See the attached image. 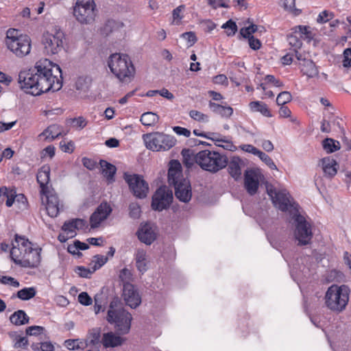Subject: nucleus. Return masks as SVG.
Instances as JSON below:
<instances>
[{
	"instance_id": "f03ea898",
	"label": "nucleus",
	"mask_w": 351,
	"mask_h": 351,
	"mask_svg": "<svg viewBox=\"0 0 351 351\" xmlns=\"http://www.w3.org/2000/svg\"><path fill=\"white\" fill-rule=\"evenodd\" d=\"M12 245L10 257L16 265L31 269L38 267L41 261V248L34 247L28 239L18 235H16Z\"/></svg>"
},
{
	"instance_id": "f704fd0d",
	"label": "nucleus",
	"mask_w": 351,
	"mask_h": 351,
	"mask_svg": "<svg viewBox=\"0 0 351 351\" xmlns=\"http://www.w3.org/2000/svg\"><path fill=\"white\" fill-rule=\"evenodd\" d=\"M140 121L145 126H152L158 122L159 116L152 112H147L141 115Z\"/></svg>"
},
{
	"instance_id": "5701e85b",
	"label": "nucleus",
	"mask_w": 351,
	"mask_h": 351,
	"mask_svg": "<svg viewBox=\"0 0 351 351\" xmlns=\"http://www.w3.org/2000/svg\"><path fill=\"white\" fill-rule=\"evenodd\" d=\"M36 179L40 184L42 194H46L49 191L47 184L50 180V167L47 165L43 166L38 171Z\"/></svg>"
},
{
	"instance_id": "ea45409f",
	"label": "nucleus",
	"mask_w": 351,
	"mask_h": 351,
	"mask_svg": "<svg viewBox=\"0 0 351 351\" xmlns=\"http://www.w3.org/2000/svg\"><path fill=\"white\" fill-rule=\"evenodd\" d=\"M221 28L226 29V34L228 36H234L237 31L236 23L231 19L223 23Z\"/></svg>"
},
{
	"instance_id": "603ef678",
	"label": "nucleus",
	"mask_w": 351,
	"mask_h": 351,
	"mask_svg": "<svg viewBox=\"0 0 351 351\" xmlns=\"http://www.w3.org/2000/svg\"><path fill=\"white\" fill-rule=\"evenodd\" d=\"M119 278L123 285L130 283L132 278L131 271L127 268H123L120 271Z\"/></svg>"
},
{
	"instance_id": "4d7b16f0",
	"label": "nucleus",
	"mask_w": 351,
	"mask_h": 351,
	"mask_svg": "<svg viewBox=\"0 0 351 351\" xmlns=\"http://www.w3.org/2000/svg\"><path fill=\"white\" fill-rule=\"evenodd\" d=\"M343 66L346 68L351 66V49H346L343 51Z\"/></svg>"
},
{
	"instance_id": "393cba45",
	"label": "nucleus",
	"mask_w": 351,
	"mask_h": 351,
	"mask_svg": "<svg viewBox=\"0 0 351 351\" xmlns=\"http://www.w3.org/2000/svg\"><path fill=\"white\" fill-rule=\"evenodd\" d=\"M321 162L326 177L332 178L337 174L339 165L335 159L326 157L322 158Z\"/></svg>"
},
{
	"instance_id": "4c0bfd02",
	"label": "nucleus",
	"mask_w": 351,
	"mask_h": 351,
	"mask_svg": "<svg viewBox=\"0 0 351 351\" xmlns=\"http://www.w3.org/2000/svg\"><path fill=\"white\" fill-rule=\"evenodd\" d=\"M292 31L294 34H296L301 39L302 38H310L311 32L308 30V27L304 25H298L293 27Z\"/></svg>"
},
{
	"instance_id": "9d476101",
	"label": "nucleus",
	"mask_w": 351,
	"mask_h": 351,
	"mask_svg": "<svg viewBox=\"0 0 351 351\" xmlns=\"http://www.w3.org/2000/svg\"><path fill=\"white\" fill-rule=\"evenodd\" d=\"M292 219L294 220L295 226L294 234L298 241V245H306L308 244L313 238L311 223L306 221L303 215L299 213V210L293 214Z\"/></svg>"
},
{
	"instance_id": "473e14b6",
	"label": "nucleus",
	"mask_w": 351,
	"mask_h": 351,
	"mask_svg": "<svg viewBox=\"0 0 351 351\" xmlns=\"http://www.w3.org/2000/svg\"><path fill=\"white\" fill-rule=\"evenodd\" d=\"M11 323L16 326L24 325L29 322V317L23 310H18L10 317Z\"/></svg>"
},
{
	"instance_id": "7c9ffc66",
	"label": "nucleus",
	"mask_w": 351,
	"mask_h": 351,
	"mask_svg": "<svg viewBox=\"0 0 351 351\" xmlns=\"http://www.w3.org/2000/svg\"><path fill=\"white\" fill-rule=\"evenodd\" d=\"M135 260L138 270L141 273L146 271L147 269V261L145 251L143 250H138L135 255Z\"/></svg>"
},
{
	"instance_id": "7ed1b4c3",
	"label": "nucleus",
	"mask_w": 351,
	"mask_h": 351,
	"mask_svg": "<svg viewBox=\"0 0 351 351\" xmlns=\"http://www.w3.org/2000/svg\"><path fill=\"white\" fill-rule=\"evenodd\" d=\"M350 292V289L346 285H331L324 296L326 306L333 312H342L348 303Z\"/></svg>"
},
{
	"instance_id": "f3484780",
	"label": "nucleus",
	"mask_w": 351,
	"mask_h": 351,
	"mask_svg": "<svg viewBox=\"0 0 351 351\" xmlns=\"http://www.w3.org/2000/svg\"><path fill=\"white\" fill-rule=\"evenodd\" d=\"M176 197L181 202H189L192 197L191 186L187 179L182 180L180 182L173 186Z\"/></svg>"
},
{
	"instance_id": "052dcab7",
	"label": "nucleus",
	"mask_w": 351,
	"mask_h": 351,
	"mask_svg": "<svg viewBox=\"0 0 351 351\" xmlns=\"http://www.w3.org/2000/svg\"><path fill=\"white\" fill-rule=\"evenodd\" d=\"M206 138L213 141L215 145H216L217 143H220L223 137L219 133L208 132L206 134Z\"/></svg>"
},
{
	"instance_id": "79ce46f5",
	"label": "nucleus",
	"mask_w": 351,
	"mask_h": 351,
	"mask_svg": "<svg viewBox=\"0 0 351 351\" xmlns=\"http://www.w3.org/2000/svg\"><path fill=\"white\" fill-rule=\"evenodd\" d=\"M62 230L69 234L70 237H73L75 235V228L73 219L65 221L62 227Z\"/></svg>"
},
{
	"instance_id": "bb28decb",
	"label": "nucleus",
	"mask_w": 351,
	"mask_h": 351,
	"mask_svg": "<svg viewBox=\"0 0 351 351\" xmlns=\"http://www.w3.org/2000/svg\"><path fill=\"white\" fill-rule=\"evenodd\" d=\"M287 40L291 47V50L295 53V58L298 60H300L302 59V54L298 52V49H300L302 45L301 38L292 32V33L287 35Z\"/></svg>"
},
{
	"instance_id": "de8ad7c7",
	"label": "nucleus",
	"mask_w": 351,
	"mask_h": 351,
	"mask_svg": "<svg viewBox=\"0 0 351 351\" xmlns=\"http://www.w3.org/2000/svg\"><path fill=\"white\" fill-rule=\"evenodd\" d=\"M130 216L133 219H138L141 215V208L137 203H131L129 206Z\"/></svg>"
},
{
	"instance_id": "4be33fe9",
	"label": "nucleus",
	"mask_w": 351,
	"mask_h": 351,
	"mask_svg": "<svg viewBox=\"0 0 351 351\" xmlns=\"http://www.w3.org/2000/svg\"><path fill=\"white\" fill-rule=\"evenodd\" d=\"M138 239L147 244H152L156 238V234L149 223L142 225L137 232Z\"/></svg>"
},
{
	"instance_id": "aec40b11",
	"label": "nucleus",
	"mask_w": 351,
	"mask_h": 351,
	"mask_svg": "<svg viewBox=\"0 0 351 351\" xmlns=\"http://www.w3.org/2000/svg\"><path fill=\"white\" fill-rule=\"evenodd\" d=\"M46 197V210L51 217H56L60 212V202L56 194L47 191L43 194Z\"/></svg>"
},
{
	"instance_id": "c85d7f7f",
	"label": "nucleus",
	"mask_w": 351,
	"mask_h": 351,
	"mask_svg": "<svg viewBox=\"0 0 351 351\" xmlns=\"http://www.w3.org/2000/svg\"><path fill=\"white\" fill-rule=\"evenodd\" d=\"M99 165L102 169L103 176L106 178L108 182H113L117 171L116 167L104 160H100Z\"/></svg>"
},
{
	"instance_id": "c03bdc74",
	"label": "nucleus",
	"mask_w": 351,
	"mask_h": 351,
	"mask_svg": "<svg viewBox=\"0 0 351 351\" xmlns=\"http://www.w3.org/2000/svg\"><path fill=\"white\" fill-rule=\"evenodd\" d=\"M215 145L230 152H234L237 149L231 141H228L225 138L221 139L220 143H217Z\"/></svg>"
},
{
	"instance_id": "1a4fd4ad",
	"label": "nucleus",
	"mask_w": 351,
	"mask_h": 351,
	"mask_svg": "<svg viewBox=\"0 0 351 351\" xmlns=\"http://www.w3.org/2000/svg\"><path fill=\"white\" fill-rule=\"evenodd\" d=\"M97 10L94 0H77L73 15L81 24H91L95 21Z\"/></svg>"
},
{
	"instance_id": "f8f14e48",
	"label": "nucleus",
	"mask_w": 351,
	"mask_h": 351,
	"mask_svg": "<svg viewBox=\"0 0 351 351\" xmlns=\"http://www.w3.org/2000/svg\"><path fill=\"white\" fill-rule=\"evenodd\" d=\"M64 34L62 31L56 29L54 33L47 32L43 36L45 51L48 55L58 53L63 47Z\"/></svg>"
},
{
	"instance_id": "a878e982",
	"label": "nucleus",
	"mask_w": 351,
	"mask_h": 351,
	"mask_svg": "<svg viewBox=\"0 0 351 351\" xmlns=\"http://www.w3.org/2000/svg\"><path fill=\"white\" fill-rule=\"evenodd\" d=\"M301 66V72L306 75L308 78L317 77L319 74V71L314 62L309 59L302 58L300 60Z\"/></svg>"
},
{
	"instance_id": "338daca9",
	"label": "nucleus",
	"mask_w": 351,
	"mask_h": 351,
	"mask_svg": "<svg viewBox=\"0 0 351 351\" xmlns=\"http://www.w3.org/2000/svg\"><path fill=\"white\" fill-rule=\"evenodd\" d=\"M73 222L75 224V230H82L86 228L87 226L86 221L82 219H73Z\"/></svg>"
},
{
	"instance_id": "6e6d98bb",
	"label": "nucleus",
	"mask_w": 351,
	"mask_h": 351,
	"mask_svg": "<svg viewBox=\"0 0 351 351\" xmlns=\"http://www.w3.org/2000/svg\"><path fill=\"white\" fill-rule=\"evenodd\" d=\"M75 271L82 278H90L93 271H90L89 269H86L83 266H78L75 269Z\"/></svg>"
},
{
	"instance_id": "8fccbe9b",
	"label": "nucleus",
	"mask_w": 351,
	"mask_h": 351,
	"mask_svg": "<svg viewBox=\"0 0 351 351\" xmlns=\"http://www.w3.org/2000/svg\"><path fill=\"white\" fill-rule=\"evenodd\" d=\"M257 31V25L252 24L248 27L242 28L240 31L241 34L244 38H249L252 36V34Z\"/></svg>"
},
{
	"instance_id": "5fc2aeb1",
	"label": "nucleus",
	"mask_w": 351,
	"mask_h": 351,
	"mask_svg": "<svg viewBox=\"0 0 351 351\" xmlns=\"http://www.w3.org/2000/svg\"><path fill=\"white\" fill-rule=\"evenodd\" d=\"M332 14L327 10H324L319 13L317 16V21L319 23H324L332 19Z\"/></svg>"
},
{
	"instance_id": "c756f323",
	"label": "nucleus",
	"mask_w": 351,
	"mask_h": 351,
	"mask_svg": "<svg viewBox=\"0 0 351 351\" xmlns=\"http://www.w3.org/2000/svg\"><path fill=\"white\" fill-rule=\"evenodd\" d=\"M101 328H93L90 329L88 332V343L87 345L97 348H99L101 343Z\"/></svg>"
},
{
	"instance_id": "c9c22d12",
	"label": "nucleus",
	"mask_w": 351,
	"mask_h": 351,
	"mask_svg": "<svg viewBox=\"0 0 351 351\" xmlns=\"http://www.w3.org/2000/svg\"><path fill=\"white\" fill-rule=\"evenodd\" d=\"M36 293V291L34 287H25L19 290L16 293V296L22 300H29L33 298Z\"/></svg>"
},
{
	"instance_id": "a211bd4d",
	"label": "nucleus",
	"mask_w": 351,
	"mask_h": 351,
	"mask_svg": "<svg viewBox=\"0 0 351 351\" xmlns=\"http://www.w3.org/2000/svg\"><path fill=\"white\" fill-rule=\"evenodd\" d=\"M182 180H186V178H183L182 168L180 162L176 160H171L168 170L169 184L174 186L180 182Z\"/></svg>"
},
{
	"instance_id": "39448f33",
	"label": "nucleus",
	"mask_w": 351,
	"mask_h": 351,
	"mask_svg": "<svg viewBox=\"0 0 351 351\" xmlns=\"http://www.w3.org/2000/svg\"><path fill=\"white\" fill-rule=\"evenodd\" d=\"M195 160L202 169L212 173L219 171L228 165L226 156L207 149L199 152L195 156Z\"/></svg>"
},
{
	"instance_id": "864d4df0",
	"label": "nucleus",
	"mask_w": 351,
	"mask_h": 351,
	"mask_svg": "<svg viewBox=\"0 0 351 351\" xmlns=\"http://www.w3.org/2000/svg\"><path fill=\"white\" fill-rule=\"evenodd\" d=\"M78 302L84 306H89L92 304L93 300L86 292H82L78 295Z\"/></svg>"
},
{
	"instance_id": "ddd939ff",
	"label": "nucleus",
	"mask_w": 351,
	"mask_h": 351,
	"mask_svg": "<svg viewBox=\"0 0 351 351\" xmlns=\"http://www.w3.org/2000/svg\"><path fill=\"white\" fill-rule=\"evenodd\" d=\"M125 180L134 196L139 199L147 197L149 186L141 176L125 174Z\"/></svg>"
},
{
	"instance_id": "f257e3e1",
	"label": "nucleus",
	"mask_w": 351,
	"mask_h": 351,
	"mask_svg": "<svg viewBox=\"0 0 351 351\" xmlns=\"http://www.w3.org/2000/svg\"><path fill=\"white\" fill-rule=\"evenodd\" d=\"M62 78L59 65L42 59L36 62L34 68L21 71L18 82L27 94L37 96L50 90H59L62 86Z\"/></svg>"
},
{
	"instance_id": "412c9836",
	"label": "nucleus",
	"mask_w": 351,
	"mask_h": 351,
	"mask_svg": "<svg viewBox=\"0 0 351 351\" xmlns=\"http://www.w3.org/2000/svg\"><path fill=\"white\" fill-rule=\"evenodd\" d=\"M228 170L230 175L235 180L241 178L242 167H244L243 161L239 156H233L230 162H228Z\"/></svg>"
},
{
	"instance_id": "72a5a7b5",
	"label": "nucleus",
	"mask_w": 351,
	"mask_h": 351,
	"mask_svg": "<svg viewBox=\"0 0 351 351\" xmlns=\"http://www.w3.org/2000/svg\"><path fill=\"white\" fill-rule=\"evenodd\" d=\"M59 127L56 125H52L45 129L39 136H43L45 140L51 141L60 135Z\"/></svg>"
},
{
	"instance_id": "423d86ee",
	"label": "nucleus",
	"mask_w": 351,
	"mask_h": 351,
	"mask_svg": "<svg viewBox=\"0 0 351 351\" xmlns=\"http://www.w3.org/2000/svg\"><path fill=\"white\" fill-rule=\"evenodd\" d=\"M5 42L8 49L19 58H23L30 53V38L27 35L20 34L18 29H9L6 32Z\"/></svg>"
},
{
	"instance_id": "2f4dec72",
	"label": "nucleus",
	"mask_w": 351,
	"mask_h": 351,
	"mask_svg": "<svg viewBox=\"0 0 351 351\" xmlns=\"http://www.w3.org/2000/svg\"><path fill=\"white\" fill-rule=\"evenodd\" d=\"M253 112H259L266 117H271L272 114L266 104L259 101H251L249 104Z\"/></svg>"
},
{
	"instance_id": "20e7f679",
	"label": "nucleus",
	"mask_w": 351,
	"mask_h": 351,
	"mask_svg": "<svg viewBox=\"0 0 351 351\" xmlns=\"http://www.w3.org/2000/svg\"><path fill=\"white\" fill-rule=\"evenodd\" d=\"M111 72L122 82L130 81L134 76L135 68L127 54H112L108 62Z\"/></svg>"
},
{
	"instance_id": "b1692460",
	"label": "nucleus",
	"mask_w": 351,
	"mask_h": 351,
	"mask_svg": "<svg viewBox=\"0 0 351 351\" xmlns=\"http://www.w3.org/2000/svg\"><path fill=\"white\" fill-rule=\"evenodd\" d=\"M124 339L119 335H116L112 332H108L103 334L101 338V344L105 348H115L121 346Z\"/></svg>"
},
{
	"instance_id": "0e129e2a",
	"label": "nucleus",
	"mask_w": 351,
	"mask_h": 351,
	"mask_svg": "<svg viewBox=\"0 0 351 351\" xmlns=\"http://www.w3.org/2000/svg\"><path fill=\"white\" fill-rule=\"evenodd\" d=\"M82 164L86 168H87L89 170L94 169L96 166V162L93 160L88 158H82Z\"/></svg>"
},
{
	"instance_id": "2eb2a0df",
	"label": "nucleus",
	"mask_w": 351,
	"mask_h": 351,
	"mask_svg": "<svg viewBox=\"0 0 351 351\" xmlns=\"http://www.w3.org/2000/svg\"><path fill=\"white\" fill-rule=\"evenodd\" d=\"M112 208L106 202H101L90 217V223L92 228H98L112 213Z\"/></svg>"
},
{
	"instance_id": "09e8293b",
	"label": "nucleus",
	"mask_w": 351,
	"mask_h": 351,
	"mask_svg": "<svg viewBox=\"0 0 351 351\" xmlns=\"http://www.w3.org/2000/svg\"><path fill=\"white\" fill-rule=\"evenodd\" d=\"M0 282L3 285H9L14 287H19L20 286V283L17 280L7 276H3L0 278Z\"/></svg>"
},
{
	"instance_id": "dca6fc26",
	"label": "nucleus",
	"mask_w": 351,
	"mask_h": 351,
	"mask_svg": "<svg viewBox=\"0 0 351 351\" xmlns=\"http://www.w3.org/2000/svg\"><path fill=\"white\" fill-rule=\"evenodd\" d=\"M123 297L127 305L136 308L141 302V298L134 286L131 283L123 285Z\"/></svg>"
},
{
	"instance_id": "a19ab883",
	"label": "nucleus",
	"mask_w": 351,
	"mask_h": 351,
	"mask_svg": "<svg viewBox=\"0 0 351 351\" xmlns=\"http://www.w3.org/2000/svg\"><path fill=\"white\" fill-rule=\"evenodd\" d=\"M257 156L265 163L271 169H277V167L275 165L274 162L271 159V158L266 154L265 153L263 152L262 151H259Z\"/></svg>"
},
{
	"instance_id": "774afa93",
	"label": "nucleus",
	"mask_w": 351,
	"mask_h": 351,
	"mask_svg": "<svg viewBox=\"0 0 351 351\" xmlns=\"http://www.w3.org/2000/svg\"><path fill=\"white\" fill-rule=\"evenodd\" d=\"M40 351H54V346L50 341L40 343Z\"/></svg>"
},
{
	"instance_id": "e433bc0d",
	"label": "nucleus",
	"mask_w": 351,
	"mask_h": 351,
	"mask_svg": "<svg viewBox=\"0 0 351 351\" xmlns=\"http://www.w3.org/2000/svg\"><path fill=\"white\" fill-rule=\"evenodd\" d=\"M322 146L324 150L328 153H332L340 148L339 143L330 138H327L323 141Z\"/></svg>"
},
{
	"instance_id": "6ab92c4d",
	"label": "nucleus",
	"mask_w": 351,
	"mask_h": 351,
	"mask_svg": "<svg viewBox=\"0 0 351 351\" xmlns=\"http://www.w3.org/2000/svg\"><path fill=\"white\" fill-rule=\"evenodd\" d=\"M244 186L250 195H253L256 193L259 186V180L255 171L247 169L245 171Z\"/></svg>"
},
{
	"instance_id": "cd10ccee",
	"label": "nucleus",
	"mask_w": 351,
	"mask_h": 351,
	"mask_svg": "<svg viewBox=\"0 0 351 351\" xmlns=\"http://www.w3.org/2000/svg\"><path fill=\"white\" fill-rule=\"evenodd\" d=\"M210 109L217 114L222 117L229 118L233 114V109L230 106H222L213 101H209L208 104Z\"/></svg>"
},
{
	"instance_id": "3c124183",
	"label": "nucleus",
	"mask_w": 351,
	"mask_h": 351,
	"mask_svg": "<svg viewBox=\"0 0 351 351\" xmlns=\"http://www.w3.org/2000/svg\"><path fill=\"white\" fill-rule=\"evenodd\" d=\"M45 328L40 326H32L26 328V334L30 336H36L41 334L44 331Z\"/></svg>"
},
{
	"instance_id": "13d9d810",
	"label": "nucleus",
	"mask_w": 351,
	"mask_h": 351,
	"mask_svg": "<svg viewBox=\"0 0 351 351\" xmlns=\"http://www.w3.org/2000/svg\"><path fill=\"white\" fill-rule=\"evenodd\" d=\"M181 37L187 40L191 45L195 44L197 41V37L193 32H184L181 34Z\"/></svg>"
},
{
	"instance_id": "bf43d9fd",
	"label": "nucleus",
	"mask_w": 351,
	"mask_h": 351,
	"mask_svg": "<svg viewBox=\"0 0 351 351\" xmlns=\"http://www.w3.org/2000/svg\"><path fill=\"white\" fill-rule=\"evenodd\" d=\"M240 148L243 151L247 152V153L252 154L254 156H257L260 151L258 149H257L254 146L250 145V144L241 145L240 146Z\"/></svg>"
},
{
	"instance_id": "4468645a",
	"label": "nucleus",
	"mask_w": 351,
	"mask_h": 351,
	"mask_svg": "<svg viewBox=\"0 0 351 351\" xmlns=\"http://www.w3.org/2000/svg\"><path fill=\"white\" fill-rule=\"evenodd\" d=\"M173 200V193L167 186L159 187L152 197V208L161 211L169 206Z\"/></svg>"
},
{
	"instance_id": "37998d69",
	"label": "nucleus",
	"mask_w": 351,
	"mask_h": 351,
	"mask_svg": "<svg viewBox=\"0 0 351 351\" xmlns=\"http://www.w3.org/2000/svg\"><path fill=\"white\" fill-rule=\"evenodd\" d=\"M93 258V262L95 263L93 267V271L101 267L108 261V258L103 255H95Z\"/></svg>"
},
{
	"instance_id": "680f3d73",
	"label": "nucleus",
	"mask_w": 351,
	"mask_h": 351,
	"mask_svg": "<svg viewBox=\"0 0 351 351\" xmlns=\"http://www.w3.org/2000/svg\"><path fill=\"white\" fill-rule=\"evenodd\" d=\"M247 38L249 41V45L251 49L254 50H258L260 49L261 43L258 39L255 38L254 36H251Z\"/></svg>"
},
{
	"instance_id": "0eeeda50",
	"label": "nucleus",
	"mask_w": 351,
	"mask_h": 351,
	"mask_svg": "<svg viewBox=\"0 0 351 351\" xmlns=\"http://www.w3.org/2000/svg\"><path fill=\"white\" fill-rule=\"evenodd\" d=\"M117 302L112 301L108 310L106 320L111 324H114V328L121 335H125L130 332L132 315L123 308H115Z\"/></svg>"
},
{
	"instance_id": "a18cd8bd",
	"label": "nucleus",
	"mask_w": 351,
	"mask_h": 351,
	"mask_svg": "<svg viewBox=\"0 0 351 351\" xmlns=\"http://www.w3.org/2000/svg\"><path fill=\"white\" fill-rule=\"evenodd\" d=\"M189 116L191 118L195 121H202V122H208V117L206 114H203L202 112L197 110H191L189 112Z\"/></svg>"
},
{
	"instance_id": "69168bd1",
	"label": "nucleus",
	"mask_w": 351,
	"mask_h": 351,
	"mask_svg": "<svg viewBox=\"0 0 351 351\" xmlns=\"http://www.w3.org/2000/svg\"><path fill=\"white\" fill-rule=\"evenodd\" d=\"M60 145L61 149L64 152L71 153L73 151V143L71 141L67 143L65 142H60Z\"/></svg>"
},
{
	"instance_id": "e2e57ef3",
	"label": "nucleus",
	"mask_w": 351,
	"mask_h": 351,
	"mask_svg": "<svg viewBox=\"0 0 351 351\" xmlns=\"http://www.w3.org/2000/svg\"><path fill=\"white\" fill-rule=\"evenodd\" d=\"M173 130L178 135H182L186 137H189L191 135V131L186 128L180 127V126H175L173 128Z\"/></svg>"
},
{
	"instance_id": "9b49d317",
	"label": "nucleus",
	"mask_w": 351,
	"mask_h": 351,
	"mask_svg": "<svg viewBox=\"0 0 351 351\" xmlns=\"http://www.w3.org/2000/svg\"><path fill=\"white\" fill-rule=\"evenodd\" d=\"M274 205L279 210L285 212L291 208L295 212L298 210V204L291 203V195L286 189H270L267 190Z\"/></svg>"
},
{
	"instance_id": "6e6552de",
	"label": "nucleus",
	"mask_w": 351,
	"mask_h": 351,
	"mask_svg": "<svg viewBox=\"0 0 351 351\" xmlns=\"http://www.w3.org/2000/svg\"><path fill=\"white\" fill-rule=\"evenodd\" d=\"M143 139L146 147L154 152L169 150L176 143L173 136L158 132L143 134Z\"/></svg>"
},
{
	"instance_id": "58836bf2",
	"label": "nucleus",
	"mask_w": 351,
	"mask_h": 351,
	"mask_svg": "<svg viewBox=\"0 0 351 351\" xmlns=\"http://www.w3.org/2000/svg\"><path fill=\"white\" fill-rule=\"evenodd\" d=\"M292 99L291 94L288 91H282L280 93L276 98V104L278 106H284L290 102Z\"/></svg>"
},
{
	"instance_id": "49530a36",
	"label": "nucleus",
	"mask_w": 351,
	"mask_h": 351,
	"mask_svg": "<svg viewBox=\"0 0 351 351\" xmlns=\"http://www.w3.org/2000/svg\"><path fill=\"white\" fill-rule=\"evenodd\" d=\"M184 6L183 5H179L175 8L172 12L173 21L172 24L179 25L180 20L183 18L180 13L184 10Z\"/></svg>"
}]
</instances>
